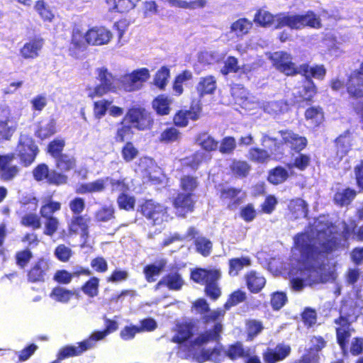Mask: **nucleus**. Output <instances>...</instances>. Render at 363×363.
Segmentation results:
<instances>
[{
  "label": "nucleus",
  "mask_w": 363,
  "mask_h": 363,
  "mask_svg": "<svg viewBox=\"0 0 363 363\" xmlns=\"http://www.w3.org/2000/svg\"><path fill=\"white\" fill-rule=\"evenodd\" d=\"M341 238L330 235L315 245L306 233H298L294 237V246L298 252L299 262L303 264H310L325 258L334 252L348 247V241L354 240L357 224L355 220L349 223L342 222Z\"/></svg>",
  "instance_id": "f257e3e1"
},
{
  "label": "nucleus",
  "mask_w": 363,
  "mask_h": 363,
  "mask_svg": "<svg viewBox=\"0 0 363 363\" xmlns=\"http://www.w3.org/2000/svg\"><path fill=\"white\" fill-rule=\"evenodd\" d=\"M222 273L220 269L195 268L190 274V278L196 284H204L205 295L211 301L218 300L222 294L218 284Z\"/></svg>",
  "instance_id": "f03ea898"
},
{
  "label": "nucleus",
  "mask_w": 363,
  "mask_h": 363,
  "mask_svg": "<svg viewBox=\"0 0 363 363\" xmlns=\"http://www.w3.org/2000/svg\"><path fill=\"white\" fill-rule=\"evenodd\" d=\"M260 143L267 149L257 147L250 148L248 151L250 161L258 164H264L272 158L280 160L284 157V152L281 150V144L277 138L263 134L260 139Z\"/></svg>",
  "instance_id": "7ed1b4c3"
},
{
  "label": "nucleus",
  "mask_w": 363,
  "mask_h": 363,
  "mask_svg": "<svg viewBox=\"0 0 363 363\" xmlns=\"http://www.w3.org/2000/svg\"><path fill=\"white\" fill-rule=\"evenodd\" d=\"M139 212L152 225H160L169 218V208L152 199H145L140 205Z\"/></svg>",
  "instance_id": "20e7f679"
},
{
  "label": "nucleus",
  "mask_w": 363,
  "mask_h": 363,
  "mask_svg": "<svg viewBox=\"0 0 363 363\" xmlns=\"http://www.w3.org/2000/svg\"><path fill=\"white\" fill-rule=\"evenodd\" d=\"M16 155L23 167H29L34 162L39 153V148L31 135L20 134L16 147Z\"/></svg>",
  "instance_id": "39448f33"
},
{
  "label": "nucleus",
  "mask_w": 363,
  "mask_h": 363,
  "mask_svg": "<svg viewBox=\"0 0 363 363\" xmlns=\"http://www.w3.org/2000/svg\"><path fill=\"white\" fill-rule=\"evenodd\" d=\"M281 23L292 29H301L308 27L319 29L322 27L321 19L313 11H308L304 14H296L283 17Z\"/></svg>",
  "instance_id": "423d86ee"
},
{
  "label": "nucleus",
  "mask_w": 363,
  "mask_h": 363,
  "mask_svg": "<svg viewBox=\"0 0 363 363\" xmlns=\"http://www.w3.org/2000/svg\"><path fill=\"white\" fill-rule=\"evenodd\" d=\"M32 175L36 182H46L50 185L61 186L67 183L68 177L55 169H50L45 163L36 165L32 170Z\"/></svg>",
  "instance_id": "0eeeda50"
},
{
  "label": "nucleus",
  "mask_w": 363,
  "mask_h": 363,
  "mask_svg": "<svg viewBox=\"0 0 363 363\" xmlns=\"http://www.w3.org/2000/svg\"><path fill=\"white\" fill-rule=\"evenodd\" d=\"M130 125L138 130H146L152 128L154 118L150 112L140 106L130 108L125 116Z\"/></svg>",
  "instance_id": "6e6552de"
},
{
  "label": "nucleus",
  "mask_w": 363,
  "mask_h": 363,
  "mask_svg": "<svg viewBox=\"0 0 363 363\" xmlns=\"http://www.w3.org/2000/svg\"><path fill=\"white\" fill-rule=\"evenodd\" d=\"M149 78L150 73L147 68L138 69L123 75L120 80V86L125 91H134L140 89L143 84Z\"/></svg>",
  "instance_id": "1a4fd4ad"
},
{
  "label": "nucleus",
  "mask_w": 363,
  "mask_h": 363,
  "mask_svg": "<svg viewBox=\"0 0 363 363\" xmlns=\"http://www.w3.org/2000/svg\"><path fill=\"white\" fill-rule=\"evenodd\" d=\"M172 204L176 215L179 218H185L187 214L194 211L196 199L194 193L179 191L172 199Z\"/></svg>",
  "instance_id": "9d476101"
},
{
  "label": "nucleus",
  "mask_w": 363,
  "mask_h": 363,
  "mask_svg": "<svg viewBox=\"0 0 363 363\" xmlns=\"http://www.w3.org/2000/svg\"><path fill=\"white\" fill-rule=\"evenodd\" d=\"M278 133L281 135V140L279 143L281 144V150L285 153L284 145L289 147L291 152L299 153L303 150L308 145V140L305 136L294 132L290 129L279 130Z\"/></svg>",
  "instance_id": "9b49d317"
},
{
  "label": "nucleus",
  "mask_w": 363,
  "mask_h": 363,
  "mask_svg": "<svg viewBox=\"0 0 363 363\" xmlns=\"http://www.w3.org/2000/svg\"><path fill=\"white\" fill-rule=\"evenodd\" d=\"M273 66L279 72L287 76H294L298 74V67L292 62V57L286 52H274L269 57Z\"/></svg>",
  "instance_id": "f8f14e48"
},
{
  "label": "nucleus",
  "mask_w": 363,
  "mask_h": 363,
  "mask_svg": "<svg viewBox=\"0 0 363 363\" xmlns=\"http://www.w3.org/2000/svg\"><path fill=\"white\" fill-rule=\"evenodd\" d=\"M192 307L197 311L198 313L202 315L201 320L204 324L215 322L220 318H223L225 313V311L221 308L211 311L207 301L203 298L194 301Z\"/></svg>",
  "instance_id": "ddd939ff"
},
{
  "label": "nucleus",
  "mask_w": 363,
  "mask_h": 363,
  "mask_svg": "<svg viewBox=\"0 0 363 363\" xmlns=\"http://www.w3.org/2000/svg\"><path fill=\"white\" fill-rule=\"evenodd\" d=\"M14 159L13 152L0 155V179L1 180L11 181L19 174L20 168L16 164H12Z\"/></svg>",
  "instance_id": "4468645a"
},
{
  "label": "nucleus",
  "mask_w": 363,
  "mask_h": 363,
  "mask_svg": "<svg viewBox=\"0 0 363 363\" xmlns=\"http://www.w3.org/2000/svg\"><path fill=\"white\" fill-rule=\"evenodd\" d=\"M351 135L349 130L345 131L335 140L334 145L330 150V155L335 160H341L351 150Z\"/></svg>",
  "instance_id": "2eb2a0df"
},
{
  "label": "nucleus",
  "mask_w": 363,
  "mask_h": 363,
  "mask_svg": "<svg viewBox=\"0 0 363 363\" xmlns=\"http://www.w3.org/2000/svg\"><path fill=\"white\" fill-rule=\"evenodd\" d=\"M223 325L220 322H216L210 330L201 333L196 338L191 341V347H201L210 342H219L221 339L223 332Z\"/></svg>",
  "instance_id": "dca6fc26"
},
{
  "label": "nucleus",
  "mask_w": 363,
  "mask_h": 363,
  "mask_svg": "<svg viewBox=\"0 0 363 363\" xmlns=\"http://www.w3.org/2000/svg\"><path fill=\"white\" fill-rule=\"evenodd\" d=\"M111 38V32L103 27L91 28L85 33V42L89 45H104Z\"/></svg>",
  "instance_id": "f3484780"
},
{
  "label": "nucleus",
  "mask_w": 363,
  "mask_h": 363,
  "mask_svg": "<svg viewBox=\"0 0 363 363\" xmlns=\"http://www.w3.org/2000/svg\"><path fill=\"white\" fill-rule=\"evenodd\" d=\"M90 218L86 215H73L67 225V230L70 235L79 233L83 238H87L89 233Z\"/></svg>",
  "instance_id": "a211bd4d"
},
{
  "label": "nucleus",
  "mask_w": 363,
  "mask_h": 363,
  "mask_svg": "<svg viewBox=\"0 0 363 363\" xmlns=\"http://www.w3.org/2000/svg\"><path fill=\"white\" fill-rule=\"evenodd\" d=\"M196 330V325L193 320L178 323L175 326V334L172 338V342L182 344L189 340Z\"/></svg>",
  "instance_id": "6ab92c4d"
},
{
  "label": "nucleus",
  "mask_w": 363,
  "mask_h": 363,
  "mask_svg": "<svg viewBox=\"0 0 363 363\" xmlns=\"http://www.w3.org/2000/svg\"><path fill=\"white\" fill-rule=\"evenodd\" d=\"M242 193V189L233 186H223L219 191V197L223 201H228V209L233 210L240 206L243 196L239 195Z\"/></svg>",
  "instance_id": "aec40b11"
},
{
  "label": "nucleus",
  "mask_w": 363,
  "mask_h": 363,
  "mask_svg": "<svg viewBox=\"0 0 363 363\" xmlns=\"http://www.w3.org/2000/svg\"><path fill=\"white\" fill-rule=\"evenodd\" d=\"M49 269L47 260L40 257L38 259L27 272V279L30 283L43 282L46 272Z\"/></svg>",
  "instance_id": "412c9836"
},
{
  "label": "nucleus",
  "mask_w": 363,
  "mask_h": 363,
  "mask_svg": "<svg viewBox=\"0 0 363 363\" xmlns=\"http://www.w3.org/2000/svg\"><path fill=\"white\" fill-rule=\"evenodd\" d=\"M290 352L289 346L278 344L274 349L267 347L262 352V358L264 363H276L285 359Z\"/></svg>",
  "instance_id": "4be33fe9"
},
{
  "label": "nucleus",
  "mask_w": 363,
  "mask_h": 363,
  "mask_svg": "<svg viewBox=\"0 0 363 363\" xmlns=\"http://www.w3.org/2000/svg\"><path fill=\"white\" fill-rule=\"evenodd\" d=\"M11 116L9 109L0 107V143L9 140L16 130L11 125Z\"/></svg>",
  "instance_id": "5701e85b"
},
{
  "label": "nucleus",
  "mask_w": 363,
  "mask_h": 363,
  "mask_svg": "<svg viewBox=\"0 0 363 363\" xmlns=\"http://www.w3.org/2000/svg\"><path fill=\"white\" fill-rule=\"evenodd\" d=\"M345 86L350 98L363 99V76L351 72L347 79Z\"/></svg>",
  "instance_id": "b1692460"
},
{
  "label": "nucleus",
  "mask_w": 363,
  "mask_h": 363,
  "mask_svg": "<svg viewBox=\"0 0 363 363\" xmlns=\"http://www.w3.org/2000/svg\"><path fill=\"white\" fill-rule=\"evenodd\" d=\"M316 94L317 88L313 82L309 79L307 84L303 85L296 94V102L299 105H309Z\"/></svg>",
  "instance_id": "393cba45"
},
{
  "label": "nucleus",
  "mask_w": 363,
  "mask_h": 363,
  "mask_svg": "<svg viewBox=\"0 0 363 363\" xmlns=\"http://www.w3.org/2000/svg\"><path fill=\"white\" fill-rule=\"evenodd\" d=\"M294 174V171H289L281 165H277L268 171L267 180L269 184L277 186L286 182L289 177Z\"/></svg>",
  "instance_id": "a878e982"
},
{
  "label": "nucleus",
  "mask_w": 363,
  "mask_h": 363,
  "mask_svg": "<svg viewBox=\"0 0 363 363\" xmlns=\"http://www.w3.org/2000/svg\"><path fill=\"white\" fill-rule=\"evenodd\" d=\"M184 285V281L181 274L177 270L174 272L165 274L155 285V289L165 286L169 290L178 291L182 289Z\"/></svg>",
  "instance_id": "bb28decb"
},
{
  "label": "nucleus",
  "mask_w": 363,
  "mask_h": 363,
  "mask_svg": "<svg viewBox=\"0 0 363 363\" xmlns=\"http://www.w3.org/2000/svg\"><path fill=\"white\" fill-rule=\"evenodd\" d=\"M87 345L82 341L77 343V345H67L60 348L57 353L59 359L64 360L67 358L82 355L87 351Z\"/></svg>",
  "instance_id": "cd10ccee"
},
{
  "label": "nucleus",
  "mask_w": 363,
  "mask_h": 363,
  "mask_svg": "<svg viewBox=\"0 0 363 363\" xmlns=\"http://www.w3.org/2000/svg\"><path fill=\"white\" fill-rule=\"evenodd\" d=\"M225 355L232 361L246 359L250 355V350L245 348L240 341H236L228 346Z\"/></svg>",
  "instance_id": "c85d7f7f"
},
{
  "label": "nucleus",
  "mask_w": 363,
  "mask_h": 363,
  "mask_svg": "<svg viewBox=\"0 0 363 363\" xmlns=\"http://www.w3.org/2000/svg\"><path fill=\"white\" fill-rule=\"evenodd\" d=\"M246 286L249 291L257 294L264 287L265 278L255 271H250L245 274Z\"/></svg>",
  "instance_id": "c756f323"
},
{
  "label": "nucleus",
  "mask_w": 363,
  "mask_h": 363,
  "mask_svg": "<svg viewBox=\"0 0 363 363\" xmlns=\"http://www.w3.org/2000/svg\"><path fill=\"white\" fill-rule=\"evenodd\" d=\"M229 174L242 179L247 177L251 170L250 164L245 160L233 159L228 166Z\"/></svg>",
  "instance_id": "7c9ffc66"
},
{
  "label": "nucleus",
  "mask_w": 363,
  "mask_h": 363,
  "mask_svg": "<svg viewBox=\"0 0 363 363\" xmlns=\"http://www.w3.org/2000/svg\"><path fill=\"white\" fill-rule=\"evenodd\" d=\"M298 74L304 76L308 81L312 77L323 79L326 74V69L323 65L310 67L308 63H304L298 67Z\"/></svg>",
  "instance_id": "2f4dec72"
},
{
  "label": "nucleus",
  "mask_w": 363,
  "mask_h": 363,
  "mask_svg": "<svg viewBox=\"0 0 363 363\" xmlns=\"http://www.w3.org/2000/svg\"><path fill=\"white\" fill-rule=\"evenodd\" d=\"M357 195V191L350 187L337 191L333 195V202L340 207L351 204Z\"/></svg>",
  "instance_id": "473e14b6"
},
{
  "label": "nucleus",
  "mask_w": 363,
  "mask_h": 363,
  "mask_svg": "<svg viewBox=\"0 0 363 363\" xmlns=\"http://www.w3.org/2000/svg\"><path fill=\"white\" fill-rule=\"evenodd\" d=\"M252 21L247 18H240L230 25V33H233L238 39H242L252 28Z\"/></svg>",
  "instance_id": "72a5a7b5"
},
{
  "label": "nucleus",
  "mask_w": 363,
  "mask_h": 363,
  "mask_svg": "<svg viewBox=\"0 0 363 363\" xmlns=\"http://www.w3.org/2000/svg\"><path fill=\"white\" fill-rule=\"evenodd\" d=\"M105 189V180L100 178L91 182L79 184L76 188L75 192L79 194H87L102 192Z\"/></svg>",
  "instance_id": "f704fd0d"
},
{
  "label": "nucleus",
  "mask_w": 363,
  "mask_h": 363,
  "mask_svg": "<svg viewBox=\"0 0 363 363\" xmlns=\"http://www.w3.org/2000/svg\"><path fill=\"white\" fill-rule=\"evenodd\" d=\"M54 159L55 166L60 171V172H68L77 167V160L72 155L63 153Z\"/></svg>",
  "instance_id": "c9c22d12"
},
{
  "label": "nucleus",
  "mask_w": 363,
  "mask_h": 363,
  "mask_svg": "<svg viewBox=\"0 0 363 363\" xmlns=\"http://www.w3.org/2000/svg\"><path fill=\"white\" fill-rule=\"evenodd\" d=\"M182 139V133L174 125L167 127L160 134L158 140L162 144L179 143Z\"/></svg>",
  "instance_id": "e433bc0d"
},
{
  "label": "nucleus",
  "mask_w": 363,
  "mask_h": 363,
  "mask_svg": "<svg viewBox=\"0 0 363 363\" xmlns=\"http://www.w3.org/2000/svg\"><path fill=\"white\" fill-rule=\"evenodd\" d=\"M139 1V0H106L110 11L121 13L133 9Z\"/></svg>",
  "instance_id": "4c0bfd02"
},
{
  "label": "nucleus",
  "mask_w": 363,
  "mask_h": 363,
  "mask_svg": "<svg viewBox=\"0 0 363 363\" xmlns=\"http://www.w3.org/2000/svg\"><path fill=\"white\" fill-rule=\"evenodd\" d=\"M216 89V79L215 77L208 75L201 77L196 86V90L199 96L212 94Z\"/></svg>",
  "instance_id": "58836bf2"
},
{
  "label": "nucleus",
  "mask_w": 363,
  "mask_h": 363,
  "mask_svg": "<svg viewBox=\"0 0 363 363\" xmlns=\"http://www.w3.org/2000/svg\"><path fill=\"white\" fill-rule=\"evenodd\" d=\"M133 135V127L130 124H125L124 119H123L120 123V126L116 129L114 140L117 143H125L127 141H130Z\"/></svg>",
  "instance_id": "ea45409f"
},
{
  "label": "nucleus",
  "mask_w": 363,
  "mask_h": 363,
  "mask_svg": "<svg viewBox=\"0 0 363 363\" xmlns=\"http://www.w3.org/2000/svg\"><path fill=\"white\" fill-rule=\"evenodd\" d=\"M311 158L308 154L298 153L292 162L286 163V166L289 171H293L294 169H297L301 172L305 171L311 164Z\"/></svg>",
  "instance_id": "a19ab883"
},
{
  "label": "nucleus",
  "mask_w": 363,
  "mask_h": 363,
  "mask_svg": "<svg viewBox=\"0 0 363 363\" xmlns=\"http://www.w3.org/2000/svg\"><path fill=\"white\" fill-rule=\"evenodd\" d=\"M199 145L206 152L216 151L218 147V141L206 132L199 133L196 137Z\"/></svg>",
  "instance_id": "79ce46f5"
},
{
  "label": "nucleus",
  "mask_w": 363,
  "mask_h": 363,
  "mask_svg": "<svg viewBox=\"0 0 363 363\" xmlns=\"http://www.w3.org/2000/svg\"><path fill=\"white\" fill-rule=\"evenodd\" d=\"M96 223H106L115 219V209L112 205H104L98 208L94 213Z\"/></svg>",
  "instance_id": "37998d69"
},
{
  "label": "nucleus",
  "mask_w": 363,
  "mask_h": 363,
  "mask_svg": "<svg viewBox=\"0 0 363 363\" xmlns=\"http://www.w3.org/2000/svg\"><path fill=\"white\" fill-rule=\"evenodd\" d=\"M305 119L310 121L314 127L319 126L324 120V113L320 106H311L304 112Z\"/></svg>",
  "instance_id": "c03bdc74"
},
{
  "label": "nucleus",
  "mask_w": 363,
  "mask_h": 363,
  "mask_svg": "<svg viewBox=\"0 0 363 363\" xmlns=\"http://www.w3.org/2000/svg\"><path fill=\"white\" fill-rule=\"evenodd\" d=\"M60 201L52 200V196H48L40 209L41 217L54 216L53 214L61 209Z\"/></svg>",
  "instance_id": "a18cd8bd"
},
{
  "label": "nucleus",
  "mask_w": 363,
  "mask_h": 363,
  "mask_svg": "<svg viewBox=\"0 0 363 363\" xmlns=\"http://www.w3.org/2000/svg\"><path fill=\"white\" fill-rule=\"evenodd\" d=\"M100 279L97 277L92 276L81 286L82 292L89 298H94L99 293Z\"/></svg>",
  "instance_id": "49530a36"
},
{
  "label": "nucleus",
  "mask_w": 363,
  "mask_h": 363,
  "mask_svg": "<svg viewBox=\"0 0 363 363\" xmlns=\"http://www.w3.org/2000/svg\"><path fill=\"white\" fill-rule=\"evenodd\" d=\"M228 264V274L230 276H237L245 267H247L251 264V261L247 257L232 258L229 259Z\"/></svg>",
  "instance_id": "de8ad7c7"
},
{
  "label": "nucleus",
  "mask_w": 363,
  "mask_h": 363,
  "mask_svg": "<svg viewBox=\"0 0 363 363\" xmlns=\"http://www.w3.org/2000/svg\"><path fill=\"white\" fill-rule=\"evenodd\" d=\"M56 133V122L54 119H50L46 123L39 124L35 135L40 140L47 139Z\"/></svg>",
  "instance_id": "09e8293b"
},
{
  "label": "nucleus",
  "mask_w": 363,
  "mask_h": 363,
  "mask_svg": "<svg viewBox=\"0 0 363 363\" xmlns=\"http://www.w3.org/2000/svg\"><path fill=\"white\" fill-rule=\"evenodd\" d=\"M169 104L170 101L168 98L166 96L161 94L157 96L152 101V105L157 114L160 116H166L170 112Z\"/></svg>",
  "instance_id": "8fccbe9b"
},
{
  "label": "nucleus",
  "mask_w": 363,
  "mask_h": 363,
  "mask_svg": "<svg viewBox=\"0 0 363 363\" xmlns=\"http://www.w3.org/2000/svg\"><path fill=\"white\" fill-rule=\"evenodd\" d=\"M74 295V291L72 290L60 286H55L52 289L50 297L57 302L65 303H67Z\"/></svg>",
  "instance_id": "3c124183"
},
{
  "label": "nucleus",
  "mask_w": 363,
  "mask_h": 363,
  "mask_svg": "<svg viewBox=\"0 0 363 363\" xmlns=\"http://www.w3.org/2000/svg\"><path fill=\"white\" fill-rule=\"evenodd\" d=\"M274 21V16L267 11L262 9L257 10L253 22L261 27H268L273 24Z\"/></svg>",
  "instance_id": "603ef678"
},
{
  "label": "nucleus",
  "mask_w": 363,
  "mask_h": 363,
  "mask_svg": "<svg viewBox=\"0 0 363 363\" xmlns=\"http://www.w3.org/2000/svg\"><path fill=\"white\" fill-rule=\"evenodd\" d=\"M199 182L197 177L190 174H185L179 179V188L182 190V192L189 193L194 191L197 189Z\"/></svg>",
  "instance_id": "864d4df0"
},
{
  "label": "nucleus",
  "mask_w": 363,
  "mask_h": 363,
  "mask_svg": "<svg viewBox=\"0 0 363 363\" xmlns=\"http://www.w3.org/2000/svg\"><path fill=\"white\" fill-rule=\"evenodd\" d=\"M14 257L16 264L20 269H25L32 259L33 255L30 250L28 247H26L17 251Z\"/></svg>",
  "instance_id": "5fc2aeb1"
},
{
  "label": "nucleus",
  "mask_w": 363,
  "mask_h": 363,
  "mask_svg": "<svg viewBox=\"0 0 363 363\" xmlns=\"http://www.w3.org/2000/svg\"><path fill=\"white\" fill-rule=\"evenodd\" d=\"M194 243L197 252L203 257L210 255L213 245L209 239L205 237H198L195 239Z\"/></svg>",
  "instance_id": "6e6d98bb"
},
{
  "label": "nucleus",
  "mask_w": 363,
  "mask_h": 363,
  "mask_svg": "<svg viewBox=\"0 0 363 363\" xmlns=\"http://www.w3.org/2000/svg\"><path fill=\"white\" fill-rule=\"evenodd\" d=\"M118 206L120 209L130 211L134 209L135 205V199L125 192L121 193L116 199Z\"/></svg>",
  "instance_id": "4d7b16f0"
},
{
  "label": "nucleus",
  "mask_w": 363,
  "mask_h": 363,
  "mask_svg": "<svg viewBox=\"0 0 363 363\" xmlns=\"http://www.w3.org/2000/svg\"><path fill=\"white\" fill-rule=\"evenodd\" d=\"M65 147V141L62 138H55L51 140L47 146V152L52 157L55 158L63 154L62 151Z\"/></svg>",
  "instance_id": "13d9d810"
},
{
  "label": "nucleus",
  "mask_w": 363,
  "mask_h": 363,
  "mask_svg": "<svg viewBox=\"0 0 363 363\" xmlns=\"http://www.w3.org/2000/svg\"><path fill=\"white\" fill-rule=\"evenodd\" d=\"M121 156L125 162H130L138 155V150L131 141H127L121 150Z\"/></svg>",
  "instance_id": "bf43d9fd"
},
{
  "label": "nucleus",
  "mask_w": 363,
  "mask_h": 363,
  "mask_svg": "<svg viewBox=\"0 0 363 363\" xmlns=\"http://www.w3.org/2000/svg\"><path fill=\"white\" fill-rule=\"evenodd\" d=\"M247 298L246 293L240 289H238L232 292L226 302L224 303V308L226 310L235 306L240 303L245 301Z\"/></svg>",
  "instance_id": "052dcab7"
},
{
  "label": "nucleus",
  "mask_w": 363,
  "mask_h": 363,
  "mask_svg": "<svg viewBox=\"0 0 363 363\" xmlns=\"http://www.w3.org/2000/svg\"><path fill=\"white\" fill-rule=\"evenodd\" d=\"M164 267V264H160L159 265L150 264L146 265L143 268V273L146 281L149 283L154 282L156 280L155 277L161 273Z\"/></svg>",
  "instance_id": "680f3d73"
},
{
  "label": "nucleus",
  "mask_w": 363,
  "mask_h": 363,
  "mask_svg": "<svg viewBox=\"0 0 363 363\" xmlns=\"http://www.w3.org/2000/svg\"><path fill=\"white\" fill-rule=\"evenodd\" d=\"M21 224L25 227L37 230L41 227L40 218L36 213H27L22 216Z\"/></svg>",
  "instance_id": "e2e57ef3"
},
{
  "label": "nucleus",
  "mask_w": 363,
  "mask_h": 363,
  "mask_svg": "<svg viewBox=\"0 0 363 363\" xmlns=\"http://www.w3.org/2000/svg\"><path fill=\"white\" fill-rule=\"evenodd\" d=\"M169 77V69L166 67H162L155 74L154 84L159 89H163L167 84Z\"/></svg>",
  "instance_id": "0e129e2a"
},
{
  "label": "nucleus",
  "mask_w": 363,
  "mask_h": 363,
  "mask_svg": "<svg viewBox=\"0 0 363 363\" xmlns=\"http://www.w3.org/2000/svg\"><path fill=\"white\" fill-rule=\"evenodd\" d=\"M247 337L248 340H253L263 330L262 323L257 320H249L246 323Z\"/></svg>",
  "instance_id": "69168bd1"
},
{
  "label": "nucleus",
  "mask_w": 363,
  "mask_h": 363,
  "mask_svg": "<svg viewBox=\"0 0 363 363\" xmlns=\"http://www.w3.org/2000/svg\"><path fill=\"white\" fill-rule=\"evenodd\" d=\"M112 101L101 99L96 101L93 104V112L96 118L100 119L104 116L108 109Z\"/></svg>",
  "instance_id": "338daca9"
},
{
  "label": "nucleus",
  "mask_w": 363,
  "mask_h": 363,
  "mask_svg": "<svg viewBox=\"0 0 363 363\" xmlns=\"http://www.w3.org/2000/svg\"><path fill=\"white\" fill-rule=\"evenodd\" d=\"M287 300L286 293L276 291L271 294L270 304L274 311H279L286 304Z\"/></svg>",
  "instance_id": "774afa93"
}]
</instances>
